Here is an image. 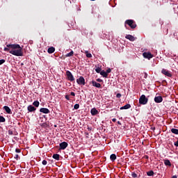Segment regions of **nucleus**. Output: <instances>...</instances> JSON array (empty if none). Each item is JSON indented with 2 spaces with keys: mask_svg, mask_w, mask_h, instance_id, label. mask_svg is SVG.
<instances>
[{
  "mask_svg": "<svg viewBox=\"0 0 178 178\" xmlns=\"http://www.w3.org/2000/svg\"><path fill=\"white\" fill-rule=\"evenodd\" d=\"M4 51L9 52L12 55L15 56H23V47L18 44H6V47L3 49Z\"/></svg>",
  "mask_w": 178,
  "mask_h": 178,
  "instance_id": "obj_1",
  "label": "nucleus"
},
{
  "mask_svg": "<svg viewBox=\"0 0 178 178\" xmlns=\"http://www.w3.org/2000/svg\"><path fill=\"white\" fill-rule=\"evenodd\" d=\"M126 25L129 26V27H131L132 29H136L137 27V24L133 19H127L124 22L125 28L127 27Z\"/></svg>",
  "mask_w": 178,
  "mask_h": 178,
  "instance_id": "obj_2",
  "label": "nucleus"
},
{
  "mask_svg": "<svg viewBox=\"0 0 178 178\" xmlns=\"http://www.w3.org/2000/svg\"><path fill=\"white\" fill-rule=\"evenodd\" d=\"M149 102V99L146 97L145 95H142L140 97H139V104L142 105H145Z\"/></svg>",
  "mask_w": 178,
  "mask_h": 178,
  "instance_id": "obj_3",
  "label": "nucleus"
},
{
  "mask_svg": "<svg viewBox=\"0 0 178 178\" xmlns=\"http://www.w3.org/2000/svg\"><path fill=\"white\" fill-rule=\"evenodd\" d=\"M66 76H67V80H68L70 82L74 81L75 79L74 77L73 74L69 70L66 71Z\"/></svg>",
  "mask_w": 178,
  "mask_h": 178,
  "instance_id": "obj_4",
  "label": "nucleus"
},
{
  "mask_svg": "<svg viewBox=\"0 0 178 178\" xmlns=\"http://www.w3.org/2000/svg\"><path fill=\"white\" fill-rule=\"evenodd\" d=\"M76 83L81 86H85L86 79L83 78V76H79V79H76Z\"/></svg>",
  "mask_w": 178,
  "mask_h": 178,
  "instance_id": "obj_5",
  "label": "nucleus"
},
{
  "mask_svg": "<svg viewBox=\"0 0 178 178\" xmlns=\"http://www.w3.org/2000/svg\"><path fill=\"white\" fill-rule=\"evenodd\" d=\"M143 58H145V59H148L150 60L151 58H152L154 57L153 54H151L150 52H144L143 54Z\"/></svg>",
  "mask_w": 178,
  "mask_h": 178,
  "instance_id": "obj_6",
  "label": "nucleus"
},
{
  "mask_svg": "<svg viewBox=\"0 0 178 178\" xmlns=\"http://www.w3.org/2000/svg\"><path fill=\"white\" fill-rule=\"evenodd\" d=\"M68 146V143L66 142H63L60 143V149L65 150Z\"/></svg>",
  "mask_w": 178,
  "mask_h": 178,
  "instance_id": "obj_7",
  "label": "nucleus"
},
{
  "mask_svg": "<svg viewBox=\"0 0 178 178\" xmlns=\"http://www.w3.org/2000/svg\"><path fill=\"white\" fill-rule=\"evenodd\" d=\"M162 74L165 75L167 77H172V74L168 71L166 70L165 69L162 70Z\"/></svg>",
  "mask_w": 178,
  "mask_h": 178,
  "instance_id": "obj_8",
  "label": "nucleus"
},
{
  "mask_svg": "<svg viewBox=\"0 0 178 178\" xmlns=\"http://www.w3.org/2000/svg\"><path fill=\"white\" fill-rule=\"evenodd\" d=\"M163 102V97L161 96H156V97H154V102H156V104H160Z\"/></svg>",
  "mask_w": 178,
  "mask_h": 178,
  "instance_id": "obj_9",
  "label": "nucleus"
},
{
  "mask_svg": "<svg viewBox=\"0 0 178 178\" xmlns=\"http://www.w3.org/2000/svg\"><path fill=\"white\" fill-rule=\"evenodd\" d=\"M92 86H93V87H96L97 88H102V85L99 83H97L95 81H92Z\"/></svg>",
  "mask_w": 178,
  "mask_h": 178,
  "instance_id": "obj_10",
  "label": "nucleus"
},
{
  "mask_svg": "<svg viewBox=\"0 0 178 178\" xmlns=\"http://www.w3.org/2000/svg\"><path fill=\"white\" fill-rule=\"evenodd\" d=\"M27 110L29 112H34L36 111V108L33 106V105H29L27 107Z\"/></svg>",
  "mask_w": 178,
  "mask_h": 178,
  "instance_id": "obj_11",
  "label": "nucleus"
},
{
  "mask_svg": "<svg viewBox=\"0 0 178 178\" xmlns=\"http://www.w3.org/2000/svg\"><path fill=\"white\" fill-rule=\"evenodd\" d=\"M40 112L44 114H48L50 113V111L47 108H41Z\"/></svg>",
  "mask_w": 178,
  "mask_h": 178,
  "instance_id": "obj_12",
  "label": "nucleus"
},
{
  "mask_svg": "<svg viewBox=\"0 0 178 178\" xmlns=\"http://www.w3.org/2000/svg\"><path fill=\"white\" fill-rule=\"evenodd\" d=\"M3 109L4 110V111L6 112V113L12 114V111H11L10 108H9L8 106H4L3 107Z\"/></svg>",
  "mask_w": 178,
  "mask_h": 178,
  "instance_id": "obj_13",
  "label": "nucleus"
},
{
  "mask_svg": "<svg viewBox=\"0 0 178 178\" xmlns=\"http://www.w3.org/2000/svg\"><path fill=\"white\" fill-rule=\"evenodd\" d=\"M125 38L127 40H131V42H134L135 40H136V38H135L134 36H133L131 35H127L125 36Z\"/></svg>",
  "mask_w": 178,
  "mask_h": 178,
  "instance_id": "obj_14",
  "label": "nucleus"
},
{
  "mask_svg": "<svg viewBox=\"0 0 178 178\" xmlns=\"http://www.w3.org/2000/svg\"><path fill=\"white\" fill-rule=\"evenodd\" d=\"M90 113L92 116H95L99 113V111L95 108H93L91 109Z\"/></svg>",
  "mask_w": 178,
  "mask_h": 178,
  "instance_id": "obj_15",
  "label": "nucleus"
},
{
  "mask_svg": "<svg viewBox=\"0 0 178 178\" xmlns=\"http://www.w3.org/2000/svg\"><path fill=\"white\" fill-rule=\"evenodd\" d=\"M101 76L104 77V78H108V73L105 72V70H102L101 72H99Z\"/></svg>",
  "mask_w": 178,
  "mask_h": 178,
  "instance_id": "obj_16",
  "label": "nucleus"
},
{
  "mask_svg": "<svg viewBox=\"0 0 178 178\" xmlns=\"http://www.w3.org/2000/svg\"><path fill=\"white\" fill-rule=\"evenodd\" d=\"M131 107V104H127V105H125V106H122L121 108H120V110H121V111H122V110H124V109L127 110V109H130Z\"/></svg>",
  "mask_w": 178,
  "mask_h": 178,
  "instance_id": "obj_17",
  "label": "nucleus"
},
{
  "mask_svg": "<svg viewBox=\"0 0 178 178\" xmlns=\"http://www.w3.org/2000/svg\"><path fill=\"white\" fill-rule=\"evenodd\" d=\"M54 52H55V48L54 47H51L48 48V49H47V53L48 54H53Z\"/></svg>",
  "mask_w": 178,
  "mask_h": 178,
  "instance_id": "obj_18",
  "label": "nucleus"
},
{
  "mask_svg": "<svg viewBox=\"0 0 178 178\" xmlns=\"http://www.w3.org/2000/svg\"><path fill=\"white\" fill-rule=\"evenodd\" d=\"M164 162V165H165L166 166H171V162L170 161H169L168 159H165L163 160Z\"/></svg>",
  "mask_w": 178,
  "mask_h": 178,
  "instance_id": "obj_19",
  "label": "nucleus"
},
{
  "mask_svg": "<svg viewBox=\"0 0 178 178\" xmlns=\"http://www.w3.org/2000/svg\"><path fill=\"white\" fill-rule=\"evenodd\" d=\"M60 157V155H59L58 154H53V156H52V158L56 161H59Z\"/></svg>",
  "mask_w": 178,
  "mask_h": 178,
  "instance_id": "obj_20",
  "label": "nucleus"
},
{
  "mask_svg": "<svg viewBox=\"0 0 178 178\" xmlns=\"http://www.w3.org/2000/svg\"><path fill=\"white\" fill-rule=\"evenodd\" d=\"M110 159L112 162H114L116 160V155L115 154H111Z\"/></svg>",
  "mask_w": 178,
  "mask_h": 178,
  "instance_id": "obj_21",
  "label": "nucleus"
},
{
  "mask_svg": "<svg viewBox=\"0 0 178 178\" xmlns=\"http://www.w3.org/2000/svg\"><path fill=\"white\" fill-rule=\"evenodd\" d=\"M170 132H172L173 134L178 135V129H170Z\"/></svg>",
  "mask_w": 178,
  "mask_h": 178,
  "instance_id": "obj_22",
  "label": "nucleus"
},
{
  "mask_svg": "<svg viewBox=\"0 0 178 178\" xmlns=\"http://www.w3.org/2000/svg\"><path fill=\"white\" fill-rule=\"evenodd\" d=\"M147 175L149 177H153L154 176V171L153 170H149L147 172Z\"/></svg>",
  "mask_w": 178,
  "mask_h": 178,
  "instance_id": "obj_23",
  "label": "nucleus"
},
{
  "mask_svg": "<svg viewBox=\"0 0 178 178\" xmlns=\"http://www.w3.org/2000/svg\"><path fill=\"white\" fill-rule=\"evenodd\" d=\"M85 54L87 58H92V55H91V54L89 53L88 51H86Z\"/></svg>",
  "mask_w": 178,
  "mask_h": 178,
  "instance_id": "obj_24",
  "label": "nucleus"
},
{
  "mask_svg": "<svg viewBox=\"0 0 178 178\" xmlns=\"http://www.w3.org/2000/svg\"><path fill=\"white\" fill-rule=\"evenodd\" d=\"M73 55H74V51H71V52L65 55V56H66V57H72V56H73Z\"/></svg>",
  "mask_w": 178,
  "mask_h": 178,
  "instance_id": "obj_25",
  "label": "nucleus"
},
{
  "mask_svg": "<svg viewBox=\"0 0 178 178\" xmlns=\"http://www.w3.org/2000/svg\"><path fill=\"white\" fill-rule=\"evenodd\" d=\"M33 105L34 106H35V107H39V106H40V102H38V101H35L33 103Z\"/></svg>",
  "mask_w": 178,
  "mask_h": 178,
  "instance_id": "obj_26",
  "label": "nucleus"
},
{
  "mask_svg": "<svg viewBox=\"0 0 178 178\" xmlns=\"http://www.w3.org/2000/svg\"><path fill=\"white\" fill-rule=\"evenodd\" d=\"M95 71H96L97 73L99 74L102 72V67H98L95 70Z\"/></svg>",
  "mask_w": 178,
  "mask_h": 178,
  "instance_id": "obj_27",
  "label": "nucleus"
},
{
  "mask_svg": "<svg viewBox=\"0 0 178 178\" xmlns=\"http://www.w3.org/2000/svg\"><path fill=\"white\" fill-rule=\"evenodd\" d=\"M6 122V119L4 117L0 115V123L1 122Z\"/></svg>",
  "mask_w": 178,
  "mask_h": 178,
  "instance_id": "obj_28",
  "label": "nucleus"
},
{
  "mask_svg": "<svg viewBox=\"0 0 178 178\" xmlns=\"http://www.w3.org/2000/svg\"><path fill=\"white\" fill-rule=\"evenodd\" d=\"M79 108H80V105L78 104H76L74 106V108L76 110L79 109Z\"/></svg>",
  "mask_w": 178,
  "mask_h": 178,
  "instance_id": "obj_29",
  "label": "nucleus"
},
{
  "mask_svg": "<svg viewBox=\"0 0 178 178\" xmlns=\"http://www.w3.org/2000/svg\"><path fill=\"white\" fill-rule=\"evenodd\" d=\"M131 177L134 178H137L138 175L136 173H135L134 172L131 173Z\"/></svg>",
  "mask_w": 178,
  "mask_h": 178,
  "instance_id": "obj_30",
  "label": "nucleus"
},
{
  "mask_svg": "<svg viewBox=\"0 0 178 178\" xmlns=\"http://www.w3.org/2000/svg\"><path fill=\"white\" fill-rule=\"evenodd\" d=\"M5 62H6V60L4 59H1L0 60V65L4 64Z\"/></svg>",
  "mask_w": 178,
  "mask_h": 178,
  "instance_id": "obj_31",
  "label": "nucleus"
},
{
  "mask_svg": "<svg viewBox=\"0 0 178 178\" xmlns=\"http://www.w3.org/2000/svg\"><path fill=\"white\" fill-rule=\"evenodd\" d=\"M47 163L48 162L46 160L42 161V165H46Z\"/></svg>",
  "mask_w": 178,
  "mask_h": 178,
  "instance_id": "obj_32",
  "label": "nucleus"
},
{
  "mask_svg": "<svg viewBox=\"0 0 178 178\" xmlns=\"http://www.w3.org/2000/svg\"><path fill=\"white\" fill-rule=\"evenodd\" d=\"M174 145L178 147V138H177V141L174 143Z\"/></svg>",
  "mask_w": 178,
  "mask_h": 178,
  "instance_id": "obj_33",
  "label": "nucleus"
},
{
  "mask_svg": "<svg viewBox=\"0 0 178 178\" xmlns=\"http://www.w3.org/2000/svg\"><path fill=\"white\" fill-rule=\"evenodd\" d=\"M121 97H122V95L120 94V93H117V95H116V97L117 98H121Z\"/></svg>",
  "mask_w": 178,
  "mask_h": 178,
  "instance_id": "obj_34",
  "label": "nucleus"
},
{
  "mask_svg": "<svg viewBox=\"0 0 178 178\" xmlns=\"http://www.w3.org/2000/svg\"><path fill=\"white\" fill-rule=\"evenodd\" d=\"M65 99L68 101L70 100V96L68 95H65Z\"/></svg>",
  "mask_w": 178,
  "mask_h": 178,
  "instance_id": "obj_35",
  "label": "nucleus"
},
{
  "mask_svg": "<svg viewBox=\"0 0 178 178\" xmlns=\"http://www.w3.org/2000/svg\"><path fill=\"white\" fill-rule=\"evenodd\" d=\"M97 81L99 82V83H102V82H103V80L102 79L99 78V79H97Z\"/></svg>",
  "mask_w": 178,
  "mask_h": 178,
  "instance_id": "obj_36",
  "label": "nucleus"
},
{
  "mask_svg": "<svg viewBox=\"0 0 178 178\" xmlns=\"http://www.w3.org/2000/svg\"><path fill=\"white\" fill-rule=\"evenodd\" d=\"M15 152H16V153H21L20 149H15Z\"/></svg>",
  "mask_w": 178,
  "mask_h": 178,
  "instance_id": "obj_37",
  "label": "nucleus"
},
{
  "mask_svg": "<svg viewBox=\"0 0 178 178\" xmlns=\"http://www.w3.org/2000/svg\"><path fill=\"white\" fill-rule=\"evenodd\" d=\"M8 134H9L10 136H12V135L13 134V132L11 130H9V131H8Z\"/></svg>",
  "mask_w": 178,
  "mask_h": 178,
  "instance_id": "obj_38",
  "label": "nucleus"
},
{
  "mask_svg": "<svg viewBox=\"0 0 178 178\" xmlns=\"http://www.w3.org/2000/svg\"><path fill=\"white\" fill-rule=\"evenodd\" d=\"M106 72L109 74L110 72H111V69L108 68V70H107Z\"/></svg>",
  "mask_w": 178,
  "mask_h": 178,
  "instance_id": "obj_39",
  "label": "nucleus"
},
{
  "mask_svg": "<svg viewBox=\"0 0 178 178\" xmlns=\"http://www.w3.org/2000/svg\"><path fill=\"white\" fill-rule=\"evenodd\" d=\"M18 158H19V155H18V154H15V159H16V160H17V159H18Z\"/></svg>",
  "mask_w": 178,
  "mask_h": 178,
  "instance_id": "obj_40",
  "label": "nucleus"
},
{
  "mask_svg": "<svg viewBox=\"0 0 178 178\" xmlns=\"http://www.w3.org/2000/svg\"><path fill=\"white\" fill-rule=\"evenodd\" d=\"M71 96H72V97H75V93H74V92H71Z\"/></svg>",
  "mask_w": 178,
  "mask_h": 178,
  "instance_id": "obj_41",
  "label": "nucleus"
},
{
  "mask_svg": "<svg viewBox=\"0 0 178 178\" xmlns=\"http://www.w3.org/2000/svg\"><path fill=\"white\" fill-rule=\"evenodd\" d=\"M117 124H118L120 126L122 125V123H121V122H120V121L117 122Z\"/></svg>",
  "mask_w": 178,
  "mask_h": 178,
  "instance_id": "obj_42",
  "label": "nucleus"
},
{
  "mask_svg": "<svg viewBox=\"0 0 178 178\" xmlns=\"http://www.w3.org/2000/svg\"><path fill=\"white\" fill-rule=\"evenodd\" d=\"M92 129L91 127H88V131H91Z\"/></svg>",
  "mask_w": 178,
  "mask_h": 178,
  "instance_id": "obj_43",
  "label": "nucleus"
},
{
  "mask_svg": "<svg viewBox=\"0 0 178 178\" xmlns=\"http://www.w3.org/2000/svg\"><path fill=\"white\" fill-rule=\"evenodd\" d=\"M112 121H113V122H116V119H115V118H113V119L112 120Z\"/></svg>",
  "mask_w": 178,
  "mask_h": 178,
  "instance_id": "obj_44",
  "label": "nucleus"
},
{
  "mask_svg": "<svg viewBox=\"0 0 178 178\" xmlns=\"http://www.w3.org/2000/svg\"><path fill=\"white\" fill-rule=\"evenodd\" d=\"M172 178H177V175H173V176L172 177Z\"/></svg>",
  "mask_w": 178,
  "mask_h": 178,
  "instance_id": "obj_45",
  "label": "nucleus"
},
{
  "mask_svg": "<svg viewBox=\"0 0 178 178\" xmlns=\"http://www.w3.org/2000/svg\"><path fill=\"white\" fill-rule=\"evenodd\" d=\"M86 135H87V136H89V134L87 133Z\"/></svg>",
  "mask_w": 178,
  "mask_h": 178,
  "instance_id": "obj_46",
  "label": "nucleus"
},
{
  "mask_svg": "<svg viewBox=\"0 0 178 178\" xmlns=\"http://www.w3.org/2000/svg\"><path fill=\"white\" fill-rule=\"evenodd\" d=\"M22 65H24V63H22Z\"/></svg>",
  "mask_w": 178,
  "mask_h": 178,
  "instance_id": "obj_47",
  "label": "nucleus"
},
{
  "mask_svg": "<svg viewBox=\"0 0 178 178\" xmlns=\"http://www.w3.org/2000/svg\"><path fill=\"white\" fill-rule=\"evenodd\" d=\"M153 130H155V127L153 128Z\"/></svg>",
  "mask_w": 178,
  "mask_h": 178,
  "instance_id": "obj_48",
  "label": "nucleus"
},
{
  "mask_svg": "<svg viewBox=\"0 0 178 178\" xmlns=\"http://www.w3.org/2000/svg\"><path fill=\"white\" fill-rule=\"evenodd\" d=\"M54 127H56V125H54Z\"/></svg>",
  "mask_w": 178,
  "mask_h": 178,
  "instance_id": "obj_49",
  "label": "nucleus"
},
{
  "mask_svg": "<svg viewBox=\"0 0 178 178\" xmlns=\"http://www.w3.org/2000/svg\"><path fill=\"white\" fill-rule=\"evenodd\" d=\"M90 1H95V0H90Z\"/></svg>",
  "mask_w": 178,
  "mask_h": 178,
  "instance_id": "obj_50",
  "label": "nucleus"
}]
</instances>
